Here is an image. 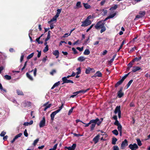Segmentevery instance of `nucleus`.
Here are the masks:
<instances>
[{
    "instance_id": "f257e3e1",
    "label": "nucleus",
    "mask_w": 150,
    "mask_h": 150,
    "mask_svg": "<svg viewBox=\"0 0 150 150\" xmlns=\"http://www.w3.org/2000/svg\"><path fill=\"white\" fill-rule=\"evenodd\" d=\"M101 122L100 121L99 119L98 118H96V119L91 120L90 121V129L91 131L94 129V128L96 124L98 126H99L101 123Z\"/></svg>"
},
{
    "instance_id": "f03ea898",
    "label": "nucleus",
    "mask_w": 150,
    "mask_h": 150,
    "mask_svg": "<svg viewBox=\"0 0 150 150\" xmlns=\"http://www.w3.org/2000/svg\"><path fill=\"white\" fill-rule=\"evenodd\" d=\"M105 23L103 21H100L98 22L95 26V28L97 29L101 28L104 26Z\"/></svg>"
},
{
    "instance_id": "7ed1b4c3",
    "label": "nucleus",
    "mask_w": 150,
    "mask_h": 150,
    "mask_svg": "<svg viewBox=\"0 0 150 150\" xmlns=\"http://www.w3.org/2000/svg\"><path fill=\"white\" fill-rule=\"evenodd\" d=\"M82 23L81 26L82 27H85L91 24V22L90 20H88L86 19L84 21L82 22Z\"/></svg>"
},
{
    "instance_id": "20e7f679",
    "label": "nucleus",
    "mask_w": 150,
    "mask_h": 150,
    "mask_svg": "<svg viewBox=\"0 0 150 150\" xmlns=\"http://www.w3.org/2000/svg\"><path fill=\"white\" fill-rule=\"evenodd\" d=\"M129 147L131 150H136L138 148V146L135 143L133 144H130Z\"/></svg>"
},
{
    "instance_id": "39448f33",
    "label": "nucleus",
    "mask_w": 150,
    "mask_h": 150,
    "mask_svg": "<svg viewBox=\"0 0 150 150\" xmlns=\"http://www.w3.org/2000/svg\"><path fill=\"white\" fill-rule=\"evenodd\" d=\"M128 145V141L126 139L123 141L121 144V148L122 149H124L125 147Z\"/></svg>"
},
{
    "instance_id": "423d86ee",
    "label": "nucleus",
    "mask_w": 150,
    "mask_h": 150,
    "mask_svg": "<svg viewBox=\"0 0 150 150\" xmlns=\"http://www.w3.org/2000/svg\"><path fill=\"white\" fill-rule=\"evenodd\" d=\"M62 80L63 81V83H62V84H63L64 83H73L74 82L73 81L71 80H68L67 79V77H64L62 78Z\"/></svg>"
},
{
    "instance_id": "0eeeda50",
    "label": "nucleus",
    "mask_w": 150,
    "mask_h": 150,
    "mask_svg": "<svg viewBox=\"0 0 150 150\" xmlns=\"http://www.w3.org/2000/svg\"><path fill=\"white\" fill-rule=\"evenodd\" d=\"M45 117H42V120L40 121L39 123L40 127H42L45 126Z\"/></svg>"
},
{
    "instance_id": "6e6552de",
    "label": "nucleus",
    "mask_w": 150,
    "mask_h": 150,
    "mask_svg": "<svg viewBox=\"0 0 150 150\" xmlns=\"http://www.w3.org/2000/svg\"><path fill=\"white\" fill-rule=\"evenodd\" d=\"M92 71V72H94L95 71L94 69H93L89 67H88L86 69L85 71V73L86 74H89L90 71Z\"/></svg>"
},
{
    "instance_id": "1a4fd4ad",
    "label": "nucleus",
    "mask_w": 150,
    "mask_h": 150,
    "mask_svg": "<svg viewBox=\"0 0 150 150\" xmlns=\"http://www.w3.org/2000/svg\"><path fill=\"white\" fill-rule=\"evenodd\" d=\"M102 76V73L99 71H98L96 72V73L94 74V75L92 76V77L93 78V77H101Z\"/></svg>"
},
{
    "instance_id": "9d476101",
    "label": "nucleus",
    "mask_w": 150,
    "mask_h": 150,
    "mask_svg": "<svg viewBox=\"0 0 150 150\" xmlns=\"http://www.w3.org/2000/svg\"><path fill=\"white\" fill-rule=\"evenodd\" d=\"M47 103H45L43 105V106L45 107V108L44 109V110L45 111H46L47 109H48V108H50L52 105L51 104H49L48 105H47Z\"/></svg>"
},
{
    "instance_id": "9b49d317",
    "label": "nucleus",
    "mask_w": 150,
    "mask_h": 150,
    "mask_svg": "<svg viewBox=\"0 0 150 150\" xmlns=\"http://www.w3.org/2000/svg\"><path fill=\"white\" fill-rule=\"evenodd\" d=\"M121 112L120 110V106H117L116 107L115 110L114 112L115 114H116L117 113Z\"/></svg>"
},
{
    "instance_id": "f8f14e48",
    "label": "nucleus",
    "mask_w": 150,
    "mask_h": 150,
    "mask_svg": "<svg viewBox=\"0 0 150 150\" xmlns=\"http://www.w3.org/2000/svg\"><path fill=\"white\" fill-rule=\"evenodd\" d=\"M58 113V112L56 111H55L54 112H53L50 115L51 120H54V116Z\"/></svg>"
},
{
    "instance_id": "ddd939ff",
    "label": "nucleus",
    "mask_w": 150,
    "mask_h": 150,
    "mask_svg": "<svg viewBox=\"0 0 150 150\" xmlns=\"http://www.w3.org/2000/svg\"><path fill=\"white\" fill-rule=\"evenodd\" d=\"M141 69V68L137 66H134L132 67V71L135 72Z\"/></svg>"
},
{
    "instance_id": "4468645a",
    "label": "nucleus",
    "mask_w": 150,
    "mask_h": 150,
    "mask_svg": "<svg viewBox=\"0 0 150 150\" xmlns=\"http://www.w3.org/2000/svg\"><path fill=\"white\" fill-rule=\"evenodd\" d=\"M124 95V93L122 92V89H120L117 93V96L119 98H121Z\"/></svg>"
},
{
    "instance_id": "2eb2a0df",
    "label": "nucleus",
    "mask_w": 150,
    "mask_h": 150,
    "mask_svg": "<svg viewBox=\"0 0 150 150\" xmlns=\"http://www.w3.org/2000/svg\"><path fill=\"white\" fill-rule=\"evenodd\" d=\"M52 54L56 56V58H57L59 56V52L58 50H55L52 52Z\"/></svg>"
},
{
    "instance_id": "dca6fc26",
    "label": "nucleus",
    "mask_w": 150,
    "mask_h": 150,
    "mask_svg": "<svg viewBox=\"0 0 150 150\" xmlns=\"http://www.w3.org/2000/svg\"><path fill=\"white\" fill-rule=\"evenodd\" d=\"M99 137V135H98L93 138V141L94 142L95 144L97 143L98 141Z\"/></svg>"
},
{
    "instance_id": "f3484780",
    "label": "nucleus",
    "mask_w": 150,
    "mask_h": 150,
    "mask_svg": "<svg viewBox=\"0 0 150 150\" xmlns=\"http://www.w3.org/2000/svg\"><path fill=\"white\" fill-rule=\"evenodd\" d=\"M81 7V2L80 1L78 2L76 5V6L74 7L75 9H78Z\"/></svg>"
},
{
    "instance_id": "a211bd4d",
    "label": "nucleus",
    "mask_w": 150,
    "mask_h": 150,
    "mask_svg": "<svg viewBox=\"0 0 150 150\" xmlns=\"http://www.w3.org/2000/svg\"><path fill=\"white\" fill-rule=\"evenodd\" d=\"M86 58L83 56H81L78 58L77 60L79 61L82 62L85 60Z\"/></svg>"
},
{
    "instance_id": "6ab92c4d",
    "label": "nucleus",
    "mask_w": 150,
    "mask_h": 150,
    "mask_svg": "<svg viewBox=\"0 0 150 150\" xmlns=\"http://www.w3.org/2000/svg\"><path fill=\"white\" fill-rule=\"evenodd\" d=\"M51 33V32L50 30H49L48 31L47 37L45 40V42H47V41H48L50 39Z\"/></svg>"
},
{
    "instance_id": "aec40b11",
    "label": "nucleus",
    "mask_w": 150,
    "mask_h": 150,
    "mask_svg": "<svg viewBox=\"0 0 150 150\" xmlns=\"http://www.w3.org/2000/svg\"><path fill=\"white\" fill-rule=\"evenodd\" d=\"M57 17H56L55 16L51 20L49 21L48 22L49 24H51L52 22L54 21H55L57 20Z\"/></svg>"
},
{
    "instance_id": "412c9836",
    "label": "nucleus",
    "mask_w": 150,
    "mask_h": 150,
    "mask_svg": "<svg viewBox=\"0 0 150 150\" xmlns=\"http://www.w3.org/2000/svg\"><path fill=\"white\" fill-rule=\"evenodd\" d=\"M16 93L18 95H23V93L22 91L19 89H17L16 90Z\"/></svg>"
},
{
    "instance_id": "4be33fe9",
    "label": "nucleus",
    "mask_w": 150,
    "mask_h": 150,
    "mask_svg": "<svg viewBox=\"0 0 150 150\" xmlns=\"http://www.w3.org/2000/svg\"><path fill=\"white\" fill-rule=\"evenodd\" d=\"M27 77L30 80L33 81V78L32 76H31L28 73H27L26 74Z\"/></svg>"
},
{
    "instance_id": "5701e85b",
    "label": "nucleus",
    "mask_w": 150,
    "mask_h": 150,
    "mask_svg": "<svg viewBox=\"0 0 150 150\" xmlns=\"http://www.w3.org/2000/svg\"><path fill=\"white\" fill-rule=\"evenodd\" d=\"M37 69L36 68H35L34 69H33L32 70L30 71H29V73H30V72H32V71H33V74H34V76H36V72H37Z\"/></svg>"
},
{
    "instance_id": "b1692460",
    "label": "nucleus",
    "mask_w": 150,
    "mask_h": 150,
    "mask_svg": "<svg viewBox=\"0 0 150 150\" xmlns=\"http://www.w3.org/2000/svg\"><path fill=\"white\" fill-rule=\"evenodd\" d=\"M90 53V52L88 49L85 50L83 52V54L85 55H88Z\"/></svg>"
},
{
    "instance_id": "393cba45",
    "label": "nucleus",
    "mask_w": 150,
    "mask_h": 150,
    "mask_svg": "<svg viewBox=\"0 0 150 150\" xmlns=\"http://www.w3.org/2000/svg\"><path fill=\"white\" fill-rule=\"evenodd\" d=\"M117 7L118 6L116 4H115L113 6L111 7L110 8V10L111 11H113L115 10L117 8Z\"/></svg>"
},
{
    "instance_id": "a878e982",
    "label": "nucleus",
    "mask_w": 150,
    "mask_h": 150,
    "mask_svg": "<svg viewBox=\"0 0 150 150\" xmlns=\"http://www.w3.org/2000/svg\"><path fill=\"white\" fill-rule=\"evenodd\" d=\"M83 6L86 9L89 8L91 7V6L88 4L83 3Z\"/></svg>"
},
{
    "instance_id": "bb28decb",
    "label": "nucleus",
    "mask_w": 150,
    "mask_h": 150,
    "mask_svg": "<svg viewBox=\"0 0 150 150\" xmlns=\"http://www.w3.org/2000/svg\"><path fill=\"white\" fill-rule=\"evenodd\" d=\"M123 81L120 80L119 81H118L117 83L115 84V86L116 87H117L119 85L121 84L122 83Z\"/></svg>"
},
{
    "instance_id": "cd10ccee",
    "label": "nucleus",
    "mask_w": 150,
    "mask_h": 150,
    "mask_svg": "<svg viewBox=\"0 0 150 150\" xmlns=\"http://www.w3.org/2000/svg\"><path fill=\"white\" fill-rule=\"evenodd\" d=\"M4 78L7 80H10L11 79V76L8 75H6L4 76Z\"/></svg>"
},
{
    "instance_id": "c85d7f7f",
    "label": "nucleus",
    "mask_w": 150,
    "mask_h": 150,
    "mask_svg": "<svg viewBox=\"0 0 150 150\" xmlns=\"http://www.w3.org/2000/svg\"><path fill=\"white\" fill-rule=\"evenodd\" d=\"M61 12V10L60 9H57V12L56 14L55 15V16L56 17L58 18L59 16V14Z\"/></svg>"
},
{
    "instance_id": "c756f323",
    "label": "nucleus",
    "mask_w": 150,
    "mask_h": 150,
    "mask_svg": "<svg viewBox=\"0 0 150 150\" xmlns=\"http://www.w3.org/2000/svg\"><path fill=\"white\" fill-rule=\"evenodd\" d=\"M117 141V139L115 137H113L112 139V144L113 145H115L116 144V142Z\"/></svg>"
},
{
    "instance_id": "7c9ffc66",
    "label": "nucleus",
    "mask_w": 150,
    "mask_h": 150,
    "mask_svg": "<svg viewBox=\"0 0 150 150\" xmlns=\"http://www.w3.org/2000/svg\"><path fill=\"white\" fill-rule=\"evenodd\" d=\"M112 133L114 134L117 135L119 133L117 130L115 129L112 131Z\"/></svg>"
},
{
    "instance_id": "2f4dec72",
    "label": "nucleus",
    "mask_w": 150,
    "mask_h": 150,
    "mask_svg": "<svg viewBox=\"0 0 150 150\" xmlns=\"http://www.w3.org/2000/svg\"><path fill=\"white\" fill-rule=\"evenodd\" d=\"M34 54V53L33 52L29 55L27 57V59H29L31 58L33 56Z\"/></svg>"
},
{
    "instance_id": "473e14b6",
    "label": "nucleus",
    "mask_w": 150,
    "mask_h": 150,
    "mask_svg": "<svg viewBox=\"0 0 150 150\" xmlns=\"http://www.w3.org/2000/svg\"><path fill=\"white\" fill-rule=\"evenodd\" d=\"M22 134L21 133H19V134L16 135L15 137L14 138L16 139H17L18 138L20 137L22 135Z\"/></svg>"
},
{
    "instance_id": "72a5a7b5",
    "label": "nucleus",
    "mask_w": 150,
    "mask_h": 150,
    "mask_svg": "<svg viewBox=\"0 0 150 150\" xmlns=\"http://www.w3.org/2000/svg\"><path fill=\"white\" fill-rule=\"evenodd\" d=\"M85 93H86V91H85V90H82L80 91H76V93L79 94L80 93H82L84 94Z\"/></svg>"
},
{
    "instance_id": "f704fd0d",
    "label": "nucleus",
    "mask_w": 150,
    "mask_h": 150,
    "mask_svg": "<svg viewBox=\"0 0 150 150\" xmlns=\"http://www.w3.org/2000/svg\"><path fill=\"white\" fill-rule=\"evenodd\" d=\"M40 37H39L36 39V40L38 42V44H42L43 43V42L41 41H40Z\"/></svg>"
},
{
    "instance_id": "c9c22d12",
    "label": "nucleus",
    "mask_w": 150,
    "mask_h": 150,
    "mask_svg": "<svg viewBox=\"0 0 150 150\" xmlns=\"http://www.w3.org/2000/svg\"><path fill=\"white\" fill-rule=\"evenodd\" d=\"M134 62V61H133V60L132 62H130L128 64V66L129 67V68L132 67L133 65V63Z\"/></svg>"
},
{
    "instance_id": "e433bc0d",
    "label": "nucleus",
    "mask_w": 150,
    "mask_h": 150,
    "mask_svg": "<svg viewBox=\"0 0 150 150\" xmlns=\"http://www.w3.org/2000/svg\"><path fill=\"white\" fill-rule=\"evenodd\" d=\"M139 14L142 16V17L144 16L145 14V12L144 11H141L139 12Z\"/></svg>"
},
{
    "instance_id": "4c0bfd02",
    "label": "nucleus",
    "mask_w": 150,
    "mask_h": 150,
    "mask_svg": "<svg viewBox=\"0 0 150 150\" xmlns=\"http://www.w3.org/2000/svg\"><path fill=\"white\" fill-rule=\"evenodd\" d=\"M137 144L139 146H141L142 145V143L139 139H137Z\"/></svg>"
},
{
    "instance_id": "58836bf2",
    "label": "nucleus",
    "mask_w": 150,
    "mask_h": 150,
    "mask_svg": "<svg viewBox=\"0 0 150 150\" xmlns=\"http://www.w3.org/2000/svg\"><path fill=\"white\" fill-rule=\"evenodd\" d=\"M133 80L132 79L127 84V88L133 82Z\"/></svg>"
},
{
    "instance_id": "ea45409f",
    "label": "nucleus",
    "mask_w": 150,
    "mask_h": 150,
    "mask_svg": "<svg viewBox=\"0 0 150 150\" xmlns=\"http://www.w3.org/2000/svg\"><path fill=\"white\" fill-rule=\"evenodd\" d=\"M141 58L142 57L141 56L139 57H136L133 60V61H134V62L135 61H138L140 60Z\"/></svg>"
},
{
    "instance_id": "a19ab883",
    "label": "nucleus",
    "mask_w": 150,
    "mask_h": 150,
    "mask_svg": "<svg viewBox=\"0 0 150 150\" xmlns=\"http://www.w3.org/2000/svg\"><path fill=\"white\" fill-rule=\"evenodd\" d=\"M76 70L78 71L76 73L77 75L81 73V70L80 67H78L77 68Z\"/></svg>"
},
{
    "instance_id": "79ce46f5",
    "label": "nucleus",
    "mask_w": 150,
    "mask_h": 150,
    "mask_svg": "<svg viewBox=\"0 0 150 150\" xmlns=\"http://www.w3.org/2000/svg\"><path fill=\"white\" fill-rule=\"evenodd\" d=\"M106 30V28L105 26L101 28V30H100V33H102L103 32L105 31Z\"/></svg>"
},
{
    "instance_id": "37998d69",
    "label": "nucleus",
    "mask_w": 150,
    "mask_h": 150,
    "mask_svg": "<svg viewBox=\"0 0 150 150\" xmlns=\"http://www.w3.org/2000/svg\"><path fill=\"white\" fill-rule=\"evenodd\" d=\"M49 48L48 45H46V46H45L43 50V52H47Z\"/></svg>"
},
{
    "instance_id": "c03bdc74",
    "label": "nucleus",
    "mask_w": 150,
    "mask_h": 150,
    "mask_svg": "<svg viewBox=\"0 0 150 150\" xmlns=\"http://www.w3.org/2000/svg\"><path fill=\"white\" fill-rule=\"evenodd\" d=\"M39 140V139H35V140L34 141V142L33 143V145L34 146H35L36 144H37Z\"/></svg>"
},
{
    "instance_id": "a18cd8bd",
    "label": "nucleus",
    "mask_w": 150,
    "mask_h": 150,
    "mask_svg": "<svg viewBox=\"0 0 150 150\" xmlns=\"http://www.w3.org/2000/svg\"><path fill=\"white\" fill-rule=\"evenodd\" d=\"M74 107H72L69 110L68 113V115H70L71 113L72 112L73 110L74 109Z\"/></svg>"
},
{
    "instance_id": "49530a36",
    "label": "nucleus",
    "mask_w": 150,
    "mask_h": 150,
    "mask_svg": "<svg viewBox=\"0 0 150 150\" xmlns=\"http://www.w3.org/2000/svg\"><path fill=\"white\" fill-rule=\"evenodd\" d=\"M63 106V103H62V105L59 107V109L56 110V111L58 112H59L61 110Z\"/></svg>"
},
{
    "instance_id": "de8ad7c7",
    "label": "nucleus",
    "mask_w": 150,
    "mask_h": 150,
    "mask_svg": "<svg viewBox=\"0 0 150 150\" xmlns=\"http://www.w3.org/2000/svg\"><path fill=\"white\" fill-rule=\"evenodd\" d=\"M114 124L117 126L121 125L117 120H116L115 121V122L114 123Z\"/></svg>"
},
{
    "instance_id": "09e8293b",
    "label": "nucleus",
    "mask_w": 150,
    "mask_h": 150,
    "mask_svg": "<svg viewBox=\"0 0 150 150\" xmlns=\"http://www.w3.org/2000/svg\"><path fill=\"white\" fill-rule=\"evenodd\" d=\"M117 129L119 131H122V126L121 125L117 126Z\"/></svg>"
},
{
    "instance_id": "8fccbe9b",
    "label": "nucleus",
    "mask_w": 150,
    "mask_h": 150,
    "mask_svg": "<svg viewBox=\"0 0 150 150\" xmlns=\"http://www.w3.org/2000/svg\"><path fill=\"white\" fill-rule=\"evenodd\" d=\"M116 13H115L109 15L108 17L110 18H113L116 15Z\"/></svg>"
},
{
    "instance_id": "3c124183",
    "label": "nucleus",
    "mask_w": 150,
    "mask_h": 150,
    "mask_svg": "<svg viewBox=\"0 0 150 150\" xmlns=\"http://www.w3.org/2000/svg\"><path fill=\"white\" fill-rule=\"evenodd\" d=\"M6 132L3 131H2L0 134V136L1 137H4L6 134Z\"/></svg>"
},
{
    "instance_id": "603ef678",
    "label": "nucleus",
    "mask_w": 150,
    "mask_h": 150,
    "mask_svg": "<svg viewBox=\"0 0 150 150\" xmlns=\"http://www.w3.org/2000/svg\"><path fill=\"white\" fill-rule=\"evenodd\" d=\"M76 93V92L74 93H73V95H71L70 96V98H73L75 96H76L78 94V93Z\"/></svg>"
},
{
    "instance_id": "864d4df0",
    "label": "nucleus",
    "mask_w": 150,
    "mask_h": 150,
    "mask_svg": "<svg viewBox=\"0 0 150 150\" xmlns=\"http://www.w3.org/2000/svg\"><path fill=\"white\" fill-rule=\"evenodd\" d=\"M83 47H82L81 48H80L79 47H76V49L78 50H79L80 52L82 51L83 50Z\"/></svg>"
},
{
    "instance_id": "5fc2aeb1",
    "label": "nucleus",
    "mask_w": 150,
    "mask_h": 150,
    "mask_svg": "<svg viewBox=\"0 0 150 150\" xmlns=\"http://www.w3.org/2000/svg\"><path fill=\"white\" fill-rule=\"evenodd\" d=\"M76 146V144H74L72 145L71 146H70L71 148L73 149V150H74Z\"/></svg>"
},
{
    "instance_id": "6e6d98bb",
    "label": "nucleus",
    "mask_w": 150,
    "mask_h": 150,
    "mask_svg": "<svg viewBox=\"0 0 150 150\" xmlns=\"http://www.w3.org/2000/svg\"><path fill=\"white\" fill-rule=\"evenodd\" d=\"M72 50L74 52V54H76L78 52L74 48H72Z\"/></svg>"
},
{
    "instance_id": "4d7b16f0",
    "label": "nucleus",
    "mask_w": 150,
    "mask_h": 150,
    "mask_svg": "<svg viewBox=\"0 0 150 150\" xmlns=\"http://www.w3.org/2000/svg\"><path fill=\"white\" fill-rule=\"evenodd\" d=\"M70 35H71L70 33H65L63 36V37H64V38L67 37L68 36Z\"/></svg>"
},
{
    "instance_id": "13d9d810",
    "label": "nucleus",
    "mask_w": 150,
    "mask_h": 150,
    "mask_svg": "<svg viewBox=\"0 0 150 150\" xmlns=\"http://www.w3.org/2000/svg\"><path fill=\"white\" fill-rule=\"evenodd\" d=\"M24 134L25 136L26 137L28 136V134L27 132V131L26 129H25L24 132Z\"/></svg>"
},
{
    "instance_id": "bf43d9fd",
    "label": "nucleus",
    "mask_w": 150,
    "mask_h": 150,
    "mask_svg": "<svg viewBox=\"0 0 150 150\" xmlns=\"http://www.w3.org/2000/svg\"><path fill=\"white\" fill-rule=\"evenodd\" d=\"M60 84V82L59 81H58V82H57L56 83H55L54 85V86L56 87H57V86H58Z\"/></svg>"
},
{
    "instance_id": "052dcab7",
    "label": "nucleus",
    "mask_w": 150,
    "mask_h": 150,
    "mask_svg": "<svg viewBox=\"0 0 150 150\" xmlns=\"http://www.w3.org/2000/svg\"><path fill=\"white\" fill-rule=\"evenodd\" d=\"M103 15H106L107 13V11L106 10H105V9H103Z\"/></svg>"
},
{
    "instance_id": "680f3d73",
    "label": "nucleus",
    "mask_w": 150,
    "mask_h": 150,
    "mask_svg": "<svg viewBox=\"0 0 150 150\" xmlns=\"http://www.w3.org/2000/svg\"><path fill=\"white\" fill-rule=\"evenodd\" d=\"M93 24H92L89 28H88L86 31V32H88L91 29L93 26Z\"/></svg>"
},
{
    "instance_id": "e2e57ef3",
    "label": "nucleus",
    "mask_w": 150,
    "mask_h": 150,
    "mask_svg": "<svg viewBox=\"0 0 150 150\" xmlns=\"http://www.w3.org/2000/svg\"><path fill=\"white\" fill-rule=\"evenodd\" d=\"M56 71L55 70H53L50 72V73L51 75H53L54 73H56Z\"/></svg>"
},
{
    "instance_id": "0e129e2a",
    "label": "nucleus",
    "mask_w": 150,
    "mask_h": 150,
    "mask_svg": "<svg viewBox=\"0 0 150 150\" xmlns=\"http://www.w3.org/2000/svg\"><path fill=\"white\" fill-rule=\"evenodd\" d=\"M142 16H141V15H137L136 16V19H139L142 18Z\"/></svg>"
},
{
    "instance_id": "69168bd1",
    "label": "nucleus",
    "mask_w": 150,
    "mask_h": 150,
    "mask_svg": "<svg viewBox=\"0 0 150 150\" xmlns=\"http://www.w3.org/2000/svg\"><path fill=\"white\" fill-rule=\"evenodd\" d=\"M37 51L38 52V54L37 55V57H38L39 58L40 57L41 55V51L39 52L38 50H37Z\"/></svg>"
},
{
    "instance_id": "338daca9",
    "label": "nucleus",
    "mask_w": 150,
    "mask_h": 150,
    "mask_svg": "<svg viewBox=\"0 0 150 150\" xmlns=\"http://www.w3.org/2000/svg\"><path fill=\"white\" fill-rule=\"evenodd\" d=\"M105 2V0H102L100 3V5L101 6H103L104 5Z\"/></svg>"
},
{
    "instance_id": "774afa93",
    "label": "nucleus",
    "mask_w": 150,
    "mask_h": 150,
    "mask_svg": "<svg viewBox=\"0 0 150 150\" xmlns=\"http://www.w3.org/2000/svg\"><path fill=\"white\" fill-rule=\"evenodd\" d=\"M113 150H119V149L117 146H114L113 147Z\"/></svg>"
}]
</instances>
